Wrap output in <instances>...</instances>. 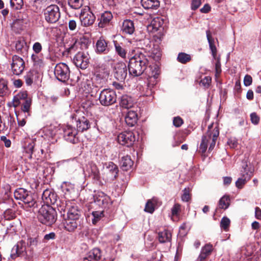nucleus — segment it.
I'll return each instance as SVG.
<instances>
[{"label":"nucleus","instance_id":"obj_31","mask_svg":"<svg viewBox=\"0 0 261 261\" xmlns=\"http://www.w3.org/2000/svg\"><path fill=\"white\" fill-rule=\"evenodd\" d=\"M120 105L122 107L128 109L133 107V101L130 96L126 95H123L121 98Z\"/></svg>","mask_w":261,"mask_h":261},{"label":"nucleus","instance_id":"obj_33","mask_svg":"<svg viewBox=\"0 0 261 261\" xmlns=\"http://www.w3.org/2000/svg\"><path fill=\"white\" fill-rule=\"evenodd\" d=\"M113 43L116 54L123 59L126 58V51L122 47V44L118 43L116 40H114Z\"/></svg>","mask_w":261,"mask_h":261},{"label":"nucleus","instance_id":"obj_46","mask_svg":"<svg viewBox=\"0 0 261 261\" xmlns=\"http://www.w3.org/2000/svg\"><path fill=\"white\" fill-rule=\"evenodd\" d=\"M35 144L34 141H32L31 142L29 143L28 145L25 148V152L30 154L29 158H32V155L34 152V148L35 147Z\"/></svg>","mask_w":261,"mask_h":261},{"label":"nucleus","instance_id":"obj_17","mask_svg":"<svg viewBox=\"0 0 261 261\" xmlns=\"http://www.w3.org/2000/svg\"><path fill=\"white\" fill-rule=\"evenodd\" d=\"M85 176L91 177L94 180L100 179V173L97 166L93 163H89L84 170Z\"/></svg>","mask_w":261,"mask_h":261},{"label":"nucleus","instance_id":"obj_27","mask_svg":"<svg viewBox=\"0 0 261 261\" xmlns=\"http://www.w3.org/2000/svg\"><path fill=\"white\" fill-rule=\"evenodd\" d=\"M76 126L77 131L83 132L90 127V124L87 118L83 117L77 121Z\"/></svg>","mask_w":261,"mask_h":261},{"label":"nucleus","instance_id":"obj_15","mask_svg":"<svg viewBox=\"0 0 261 261\" xmlns=\"http://www.w3.org/2000/svg\"><path fill=\"white\" fill-rule=\"evenodd\" d=\"M96 73V81H99L101 86H103L109 76L110 70L109 68L106 65H101L97 68Z\"/></svg>","mask_w":261,"mask_h":261},{"label":"nucleus","instance_id":"obj_49","mask_svg":"<svg viewBox=\"0 0 261 261\" xmlns=\"http://www.w3.org/2000/svg\"><path fill=\"white\" fill-rule=\"evenodd\" d=\"M31 101L30 99H27L22 102L21 110L24 112H28L31 106Z\"/></svg>","mask_w":261,"mask_h":261},{"label":"nucleus","instance_id":"obj_39","mask_svg":"<svg viewBox=\"0 0 261 261\" xmlns=\"http://www.w3.org/2000/svg\"><path fill=\"white\" fill-rule=\"evenodd\" d=\"M31 59L34 63V65L37 67H41L43 65V58L38 54H33Z\"/></svg>","mask_w":261,"mask_h":261},{"label":"nucleus","instance_id":"obj_28","mask_svg":"<svg viewBox=\"0 0 261 261\" xmlns=\"http://www.w3.org/2000/svg\"><path fill=\"white\" fill-rule=\"evenodd\" d=\"M141 4L145 9L156 10L160 6L158 0H141Z\"/></svg>","mask_w":261,"mask_h":261},{"label":"nucleus","instance_id":"obj_19","mask_svg":"<svg viewBox=\"0 0 261 261\" xmlns=\"http://www.w3.org/2000/svg\"><path fill=\"white\" fill-rule=\"evenodd\" d=\"M113 16L112 13L110 11H105L102 13L98 18V25L99 28H104L109 25Z\"/></svg>","mask_w":261,"mask_h":261},{"label":"nucleus","instance_id":"obj_11","mask_svg":"<svg viewBox=\"0 0 261 261\" xmlns=\"http://www.w3.org/2000/svg\"><path fill=\"white\" fill-rule=\"evenodd\" d=\"M89 59V55L87 53L79 52L74 56L73 62L77 67L85 69L88 66Z\"/></svg>","mask_w":261,"mask_h":261},{"label":"nucleus","instance_id":"obj_41","mask_svg":"<svg viewBox=\"0 0 261 261\" xmlns=\"http://www.w3.org/2000/svg\"><path fill=\"white\" fill-rule=\"evenodd\" d=\"M191 60V57L190 55L185 53H179L177 58L178 62L182 64H186Z\"/></svg>","mask_w":261,"mask_h":261},{"label":"nucleus","instance_id":"obj_4","mask_svg":"<svg viewBox=\"0 0 261 261\" xmlns=\"http://www.w3.org/2000/svg\"><path fill=\"white\" fill-rule=\"evenodd\" d=\"M45 21L50 24L57 22L60 19L61 13L59 7L56 5H50L43 10Z\"/></svg>","mask_w":261,"mask_h":261},{"label":"nucleus","instance_id":"obj_53","mask_svg":"<svg viewBox=\"0 0 261 261\" xmlns=\"http://www.w3.org/2000/svg\"><path fill=\"white\" fill-rule=\"evenodd\" d=\"M106 195L103 193H98V194L95 195L94 196V202L98 205L102 201L101 199L103 198Z\"/></svg>","mask_w":261,"mask_h":261},{"label":"nucleus","instance_id":"obj_21","mask_svg":"<svg viewBox=\"0 0 261 261\" xmlns=\"http://www.w3.org/2000/svg\"><path fill=\"white\" fill-rule=\"evenodd\" d=\"M138 120V115L134 110H129L125 116V121L129 126H134Z\"/></svg>","mask_w":261,"mask_h":261},{"label":"nucleus","instance_id":"obj_64","mask_svg":"<svg viewBox=\"0 0 261 261\" xmlns=\"http://www.w3.org/2000/svg\"><path fill=\"white\" fill-rule=\"evenodd\" d=\"M18 98H19L22 101L27 100V93L26 91L20 92L16 95Z\"/></svg>","mask_w":261,"mask_h":261},{"label":"nucleus","instance_id":"obj_62","mask_svg":"<svg viewBox=\"0 0 261 261\" xmlns=\"http://www.w3.org/2000/svg\"><path fill=\"white\" fill-rule=\"evenodd\" d=\"M22 101L17 96H15L12 101V105L14 107H17L20 104H22Z\"/></svg>","mask_w":261,"mask_h":261},{"label":"nucleus","instance_id":"obj_44","mask_svg":"<svg viewBox=\"0 0 261 261\" xmlns=\"http://www.w3.org/2000/svg\"><path fill=\"white\" fill-rule=\"evenodd\" d=\"M213 250V246L210 244L205 245L201 249V252L207 257L210 255Z\"/></svg>","mask_w":261,"mask_h":261},{"label":"nucleus","instance_id":"obj_38","mask_svg":"<svg viewBox=\"0 0 261 261\" xmlns=\"http://www.w3.org/2000/svg\"><path fill=\"white\" fill-rule=\"evenodd\" d=\"M230 199L228 196H223L219 200L218 208L221 209H226L229 205Z\"/></svg>","mask_w":261,"mask_h":261},{"label":"nucleus","instance_id":"obj_56","mask_svg":"<svg viewBox=\"0 0 261 261\" xmlns=\"http://www.w3.org/2000/svg\"><path fill=\"white\" fill-rule=\"evenodd\" d=\"M250 118L252 123L255 125L257 124L259 121V117L255 113H252L250 114Z\"/></svg>","mask_w":261,"mask_h":261},{"label":"nucleus","instance_id":"obj_54","mask_svg":"<svg viewBox=\"0 0 261 261\" xmlns=\"http://www.w3.org/2000/svg\"><path fill=\"white\" fill-rule=\"evenodd\" d=\"M10 5L12 7L16 6L15 8L18 9L23 5V0H10Z\"/></svg>","mask_w":261,"mask_h":261},{"label":"nucleus","instance_id":"obj_32","mask_svg":"<svg viewBox=\"0 0 261 261\" xmlns=\"http://www.w3.org/2000/svg\"><path fill=\"white\" fill-rule=\"evenodd\" d=\"M22 201L26 207L37 206L36 201L30 192L28 193Z\"/></svg>","mask_w":261,"mask_h":261},{"label":"nucleus","instance_id":"obj_30","mask_svg":"<svg viewBox=\"0 0 261 261\" xmlns=\"http://www.w3.org/2000/svg\"><path fill=\"white\" fill-rule=\"evenodd\" d=\"M121 165L122 170L127 171L133 165V162L129 156L126 155L122 157Z\"/></svg>","mask_w":261,"mask_h":261},{"label":"nucleus","instance_id":"obj_2","mask_svg":"<svg viewBox=\"0 0 261 261\" xmlns=\"http://www.w3.org/2000/svg\"><path fill=\"white\" fill-rule=\"evenodd\" d=\"M219 135V130L217 125L214 127L212 124L208 126L206 135H204L202 138L199 149V152L204 158H205V152L207 149L208 144H210L209 150H212L215 146Z\"/></svg>","mask_w":261,"mask_h":261},{"label":"nucleus","instance_id":"obj_18","mask_svg":"<svg viewBox=\"0 0 261 261\" xmlns=\"http://www.w3.org/2000/svg\"><path fill=\"white\" fill-rule=\"evenodd\" d=\"M127 74V69L125 63L121 62L118 63L114 69V76L120 82H123L126 78Z\"/></svg>","mask_w":261,"mask_h":261},{"label":"nucleus","instance_id":"obj_25","mask_svg":"<svg viewBox=\"0 0 261 261\" xmlns=\"http://www.w3.org/2000/svg\"><path fill=\"white\" fill-rule=\"evenodd\" d=\"M100 257V250L98 248H94L88 252L84 261L98 260Z\"/></svg>","mask_w":261,"mask_h":261},{"label":"nucleus","instance_id":"obj_6","mask_svg":"<svg viewBox=\"0 0 261 261\" xmlns=\"http://www.w3.org/2000/svg\"><path fill=\"white\" fill-rule=\"evenodd\" d=\"M116 98L115 92L109 89H103L101 91L99 96L100 103L104 106L114 104L116 101Z\"/></svg>","mask_w":261,"mask_h":261},{"label":"nucleus","instance_id":"obj_8","mask_svg":"<svg viewBox=\"0 0 261 261\" xmlns=\"http://www.w3.org/2000/svg\"><path fill=\"white\" fill-rule=\"evenodd\" d=\"M243 169V170L241 171L242 177L238 178L236 182V187L239 189H241L253 175V169L249 167L247 164L244 165Z\"/></svg>","mask_w":261,"mask_h":261},{"label":"nucleus","instance_id":"obj_42","mask_svg":"<svg viewBox=\"0 0 261 261\" xmlns=\"http://www.w3.org/2000/svg\"><path fill=\"white\" fill-rule=\"evenodd\" d=\"M69 6L73 9H79L83 5V0H68Z\"/></svg>","mask_w":261,"mask_h":261},{"label":"nucleus","instance_id":"obj_60","mask_svg":"<svg viewBox=\"0 0 261 261\" xmlns=\"http://www.w3.org/2000/svg\"><path fill=\"white\" fill-rule=\"evenodd\" d=\"M252 82V77L248 74L245 76L244 78V84L245 86L248 87L250 86Z\"/></svg>","mask_w":261,"mask_h":261},{"label":"nucleus","instance_id":"obj_47","mask_svg":"<svg viewBox=\"0 0 261 261\" xmlns=\"http://www.w3.org/2000/svg\"><path fill=\"white\" fill-rule=\"evenodd\" d=\"M241 253L246 256H250L252 253V247L251 246H247L246 247H243L241 250Z\"/></svg>","mask_w":261,"mask_h":261},{"label":"nucleus","instance_id":"obj_37","mask_svg":"<svg viewBox=\"0 0 261 261\" xmlns=\"http://www.w3.org/2000/svg\"><path fill=\"white\" fill-rule=\"evenodd\" d=\"M8 92L7 82L4 79H0V96H4Z\"/></svg>","mask_w":261,"mask_h":261},{"label":"nucleus","instance_id":"obj_20","mask_svg":"<svg viewBox=\"0 0 261 261\" xmlns=\"http://www.w3.org/2000/svg\"><path fill=\"white\" fill-rule=\"evenodd\" d=\"M79 220L65 217L63 224L65 229L69 231H73L77 226Z\"/></svg>","mask_w":261,"mask_h":261},{"label":"nucleus","instance_id":"obj_3","mask_svg":"<svg viewBox=\"0 0 261 261\" xmlns=\"http://www.w3.org/2000/svg\"><path fill=\"white\" fill-rule=\"evenodd\" d=\"M39 222L47 226H51L57 220V213L49 205H43L39 209L37 215Z\"/></svg>","mask_w":261,"mask_h":261},{"label":"nucleus","instance_id":"obj_16","mask_svg":"<svg viewBox=\"0 0 261 261\" xmlns=\"http://www.w3.org/2000/svg\"><path fill=\"white\" fill-rule=\"evenodd\" d=\"M64 137L67 141L73 144L77 143L79 138L76 136L77 131L70 125H67L64 128Z\"/></svg>","mask_w":261,"mask_h":261},{"label":"nucleus","instance_id":"obj_35","mask_svg":"<svg viewBox=\"0 0 261 261\" xmlns=\"http://www.w3.org/2000/svg\"><path fill=\"white\" fill-rule=\"evenodd\" d=\"M29 192L23 188H19L15 190L14 196L15 199L23 201Z\"/></svg>","mask_w":261,"mask_h":261},{"label":"nucleus","instance_id":"obj_59","mask_svg":"<svg viewBox=\"0 0 261 261\" xmlns=\"http://www.w3.org/2000/svg\"><path fill=\"white\" fill-rule=\"evenodd\" d=\"M180 211V205L179 204H175L172 208V214L173 216H177Z\"/></svg>","mask_w":261,"mask_h":261},{"label":"nucleus","instance_id":"obj_10","mask_svg":"<svg viewBox=\"0 0 261 261\" xmlns=\"http://www.w3.org/2000/svg\"><path fill=\"white\" fill-rule=\"evenodd\" d=\"M80 18L82 24L85 27L93 24L95 20V16L88 7L82 10Z\"/></svg>","mask_w":261,"mask_h":261},{"label":"nucleus","instance_id":"obj_40","mask_svg":"<svg viewBox=\"0 0 261 261\" xmlns=\"http://www.w3.org/2000/svg\"><path fill=\"white\" fill-rule=\"evenodd\" d=\"M104 216L103 211H93L92 212V222L96 224Z\"/></svg>","mask_w":261,"mask_h":261},{"label":"nucleus","instance_id":"obj_57","mask_svg":"<svg viewBox=\"0 0 261 261\" xmlns=\"http://www.w3.org/2000/svg\"><path fill=\"white\" fill-rule=\"evenodd\" d=\"M173 123L175 127H180L183 124V120L179 116L175 117L173 119Z\"/></svg>","mask_w":261,"mask_h":261},{"label":"nucleus","instance_id":"obj_34","mask_svg":"<svg viewBox=\"0 0 261 261\" xmlns=\"http://www.w3.org/2000/svg\"><path fill=\"white\" fill-rule=\"evenodd\" d=\"M158 238L159 242L161 243L168 242L171 241V233L169 231L164 230L163 231L159 232Z\"/></svg>","mask_w":261,"mask_h":261},{"label":"nucleus","instance_id":"obj_9","mask_svg":"<svg viewBox=\"0 0 261 261\" xmlns=\"http://www.w3.org/2000/svg\"><path fill=\"white\" fill-rule=\"evenodd\" d=\"M117 141L122 145L130 147L135 141V136L131 131L123 132L118 135Z\"/></svg>","mask_w":261,"mask_h":261},{"label":"nucleus","instance_id":"obj_50","mask_svg":"<svg viewBox=\"0 0 261 261\" xmlns=\"http://www.w3.org/2000/svg\"><path fill=\"white\" fill-rule=\"evenodd\" d=\"M217 61L215 63V76L218 77L221 72V63L219 58H216Z\"/></svg>","mask_w":261,"mask_h":261},{"label":"nucleus","instance_id":"obj_63","mask_svg":"<svg viewBox=\"0 0 261 261\" xmlns=\"http://www.w3.org/2000/svg\"><path fill=\"white\" fill-rule=\"evenodd\" d=\"M69 29L70 31H74L77 27V23L74 20H70L68 23Z\"/></svg>","mask_w":261,"mask_h":261},{"label":"nucleus","instance_id":"obj_14","mask_svg":"<svg viewBox=\"0 0 261 261\" xmlns=\"http://www.w3.org/2000/svg\"><path fill=\"white\" fill-rule=\"evenodd\" d=\"M26 244L24 241H20L15 245L11 250V257L15 259L17 257L26 258Z\"/></svg>","mask_w":261,"mask_h":261},{"label":"nucleus","instance_id":"obj_43","mask_svg":"<svg viewBox=\"0 0 261 261\" xmlns=\"http://www.w3.org/2000/svg\"><path fill=\"white\" fill-rule=\"evenodd\" d=\"M62 188L65 194H71L74 191L73 185L71 184H67V182H64Z\"/></svg>","mask_w":261,"mask_h":261},{"label":"nucleus","instance_id":"obj_55","mask_svg":"<svg viewBox=\"0 0 261 261\" xmlns=\"http://www.w3.org/2000/svg\"><path fill=\"white\" fill-rule=\"evenodd\" d=\"M211 81L212 78L209 76H207L201 80V83L204 87L207 88L210 85Z\"/></svg>","mask_w":261,"mask_h":261},{"label":"nucleus","instance_id":"obj_23","mask_svg":"<svg viewBox=\"0 0 261 261\" xmlns=\"http://www.w3.org/2000/svg\"><path fill=\"white\" fill-rule=\"evenodd\" d=\"M164 23V19L160 17L154 18L148 26V30L151 32H156L161 28Z\"/></svg>","mask_w":261,"mask_h":261},{"label":"nucleus","instance_id":"obj_12","mask_svg":"<svg viewBox=\"0 0 261 261\" xmlns=\"http://www.w3.org/2000/svg\"><path fill=\"white\" fill-rule=\"evenodd\" d=\"M64 212L67 211V215L66 217L79 220L80 216V212L76 204L71 201L66 202L65 209H61Z\"/></svg>","mask_w":261,"mask_h":261},{"label":"nucleus","instance_id":"obj_29","mask_svg":"<svg viewBox=\"0 0 261 261\" xmlns=\"http://www.w3.org/2000/svg\"><path fill=\"white\" fill-rule=\"evenodd\" d=\"M207 39L210 48L211 50L212 54L215 59L217 58V48L214 44V40L212 38L210 31L207 30L206 32Z\"/></svg>","mask_w":261,"mask_h":261},{"label":"nucleus","instance_id":"obj_5","mask_svg":"<svg viewBox=\"0 0 261 261\" xmlns=\"http://www.w3.org/2000/svg\"><path fill=\"white\" fill-rule=\"evenodd\" d=\"M118 172V168L114 163L110 162L106 163L103 173V179L107 182H111L117 178Z\"/></svg>","mask_w":261,"mask_h":261},{"label":"nucleus","instance_id":"obj_24","mask_svg":"<svg viewBox=\"0 0 261 261\" xmlns=\"http://www.w3.org/2000/svg\"><path fill=\"white\" fill-rule=\"evenodd\" d=\"M96 51L98 53L107 54L109 51L108 42L103 38H99L96 43Z\"/></svg>","mask_w":261,"mask_h":261},{"label":"nucleus","instance_id":"obj_1","mask_svg":"<svg viewBox=\"0 0 261 261\" xmlns=\"http://www.w3.org/2000/svg\"><path fill=\"white\" fill-rule=\"evenodd\" d=\"M132 53L134 55L130 58L128 64L129 74L135 77L144 74L148 79V85H155L160 74L159 67L150 65V58L144 50H133Z\"/></svg>","mask_w":261,"mask_h":261},{"label":"nucleus","instance_id":"obj_22","mask_svg":"<svg viewBox=\"0 0 261 261\" xmlns=\"http://www.w3.org/2000/svg\"><path fill=\"white\" fill-rule=\"evenodd\" d=\"M42 198L44 202L46 203L45 205H49L54 204L56 200V195L52 193L49 190L44 191L42 195Z\"/></svg>","mask_w":261,"mask_h":261},{"label":"nucleus","instance_id":"obj_48","mask_svg":"<svg viewBox=\"0 0 261 261\" xmlns=\"http://www.w3.org/2000/svg\"><path fill=\"white\" fill-rule=\"evenodd\" d=\"M230 220L227 217H223L221 221V227L225 231H227L230 225Z\"/></svg>","mask_w":261,"mask_h":261},{"label":"nucleus","instance_id":"obj_36","mask_svg":"<svg viewBox=\"0 0 261 261\" xmlns=\"http://www.w3.org/2000/svg\"><path fill=\"white\" fill-rule=\"evenodd\" d=\"M157 201V199L155 198L148 200L145 205V211L149 213H152L154 211L155 204H156Z\"/></svg>","mask_w":261,"mask_h":261},{"label":"nucleus","instance_id":"obj_7","mask_svg":"<svg viewBox=\"0 0 261 261\" xmlns=\"http://www.w3.org/2000/svg\"><path fill=\"white\" fill-rule=\"evenodd\" d=\"M54 73L56 78L60 81H67L70 76V70L68 66L65 63H60L56 65L54 69Z\"/></svg>","mask_w":261,"mask_h":261},{"label":"nucleus","instance_id":"obj_58","mask_svg":"<svg viewBox=\"0 0 261 261\" xmlns=\"http://www.w3.org/2000/svg\"><path fill=\"white\" fill-rule=\"evenodd\" d=\"M42 45L39 42H35L33 46V49L36 54H38L42 50Z\"/></svg>","mask_w":261,"mask_h":261},{"label":"nucleus","instance_id":"obj_26","mask_svg":"<svg viewBox=\"0 0 261 261\" xmlns=\"http://www.w3.org/2000/svg\"><path fill=\"white\" fill-rule=\"evenodd\" d=\"M121 30L123 33L131 35L135 31L134 22L130 20H125L123 21Z\"/></svg>","mask_w":261,"mask_h":261},{"label":"nucleus","instance_id":"obj_13","mask_svg":"<svg viewBox=\"0 0 261 261\" xmlns=\"http://www.w3.org/2000/svg\"><path fill=\"white\" fill-rule=\"evenodd\" d=\"M24 67V62L21 58L16 55L12 57L11 69L14 74L18 75L21 74Z\"/></svg>","mask_w":261,"mask_h":261},{"label":"nucleus","instance_id":"obj_45","mask_svg":"<svg viewBox=\"0 0 261 261\" xmlns=\"http://www.w3.org/2000/svg\"><path fill=\"white\" fill-rule=\"evenodd\" d=\"M15 217V213L11 209H7L4 213V217L6 220H10L14 218Z\"/></svg>","mask_w":261,"mask_h":261},{"label":"nucleus","instance_id":"obj_51","mask_svg":"<svg viewBox=\"0 0 261 261\" xmlns=\"http://www.w3.org/2000/svg\"><path fill=\"white\" fill-rule=\"evenodd\" d=\"M26 43L24 41L18 40L15 43V48L17 51H22Z\"/></svg>","mask_w":261,"mask_h":261},{"label":"nucleus","instance_id":"obj_52","mask_svg":"<svg viewBox=\"0 0 261 261\" xmlns=\"http://www.w3.org/2000/svg\"><path fill=\"white\" fill-rule=\"evenodd\" d=\"M84 91L86 93L91 94V95H93V93L94 92L97 91V88H92L90 84H87L84 85Z\"/></svg>","mask_w":261,"mask_h":261},{"label":"nucleus","instance_id":"obj_61","mask_svg":"<svg viewBox=\"0 0 261 261\" xmlns=\"http://www.w3.org/2000/svg\"><path fill=\"white\" fill-rule=\"evenodd\" d=\"M201 4V0H192L191 3L192 9L196 10L198 9L200 6Z\"/></svg>","mask_w":261,"mask_h":261}]
</instances>
